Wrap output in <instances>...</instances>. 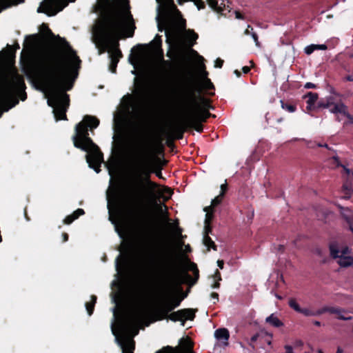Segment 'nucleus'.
I'll list each match as a JSON object with an SVG mask.
<instances>
[{
    "label": "nucleus",
    "instance_id": "nucleus-47",
    "mask_svg": "<svg viewBox=\"0 0 353 353\" xmlns=\"http://www.w3.org/2000/svg\"><path fill=\"white\" fill-rule=\"evenodd\" d=\"M156 174H157V175L158 176H159V177L161 176V175H160V173H159V172H157Z\"/></svg>",
    "mask_w": 353,
    "mask_h": 353
},
{
    "label": "nucleus",
    "instance_id": "nucleus-13",
    "mask_svg": "<svg viewBox=\"0 0 353 353\" xmlns=\"http://www.w3.org/2000/svg\"><path fill=\"white\" fill-rule=\"evenodd\" d=\"M123 353H132L134 343L131 339H128L120 343Z\"/></svg>",
    "mask_w": 353,
    "mask_h": 353
},
{
    "label": "nucleus",
    "instance_id": "nucleus-38",
    "mask_svg": "<svg viewBox=\"0 0 353 353\" xmlns=\"http://www.w3.org/2000/svg\"><path fill=\"white\" fill-rule=\"evenodd\" d=\"M223 264H224V263H223V261H221V260H219V261H217V265H218V266L219 267V268H220V269H223Z\"/></svg>",
    "mask_w": 353,
    "mask_h": 353
},
{
    "label": "nucleus",
    "instance_id": "nucleus-43",
    "mask_svg": "<svg viewBox=\"0 0 353 353\" xmlns=\"http://www.w3.org/2000/svg\"><path fill=\"white\" fill-rule=\"evenodd\" d=\"M17 81L19 83V86H21V79H18Z\"/></svg>",
    "mask_w": 353,
    "mask_h": 353
},
{
    "label": "nucleus",
    "instance_id": "nucleus-41",
    "mask_svg": "<svg viewBox=\"0 0 353 353\" xmlns=\"http://www.w3.org/2000/svg\"><path fill=\"white\" fill-rule=\"evenodd\" d=\"M348 120L350 123L353 124V116L350 114V117Z\"/></svg>",
    "mask_w": 353,
    "mask_h": 353
},
{
    "label": "nucleus",
    "instance_id": "nucleus-46",
    "mask_svg": "<svg viewBox=\"0 0 353 353\" xmlns=\"http://www.w3.org/2000/svg\"><path fill=\"white\" fill-rule=\"evenodd\" d=\"M347 80L348 81H353V78L349 77H347Z\"/></svg>",
    "mask_w": 353,
    "mask_h": 353
},
{
    "label": "nucleus",
    "instance_id": "nucleus-15",
    "mask_svg": "<svg viewBox=\"0 0 353 353\" xmlns=\"http://www.w3.org/2000/svg\"><path fill=\"white\" fill-rule=\"evenodd\" d=\"M342 176L348 181H353V171L347 165L342 166Z\"/></svg>",
    "mask_w": 353,
    "mask_h": 353
},
{
    "label": "nucleus",
    "instance_id": "nucleus-31",
    "mask_svg": "<svg viewBox=\"0 0 353 353\" xmlns=\"http://www.w3.org/2000/svg\"><path fill=\"white\" fill-rule=\"evenodd\" d=\"M285 353H296L291 345H286L284 346Z\"/></svg>",
    "mask_w": 353,
    "mask_h": 353
},
{
    "label": "nucleus",
    "instance_id": "nucleus-39",
    "mask_svg": "<svg viewBox=\"0 0 353 353\" xmlns=\"http://www.w3.org/2000/svg\"><path fill=\"white\" fill-rule=\"evenodd\" d=\"M202 61H203V58L200 56H196V62L199 65V64H201L202 63Z\"/></svg>",
    "mask_w": 353,
    "mask_h": 353
},
{
    "label": "nucleus",
    "instance_id": "nucleus-1",
    "mask_svg": "<svg viewBox=\"0 0 353 353\" xmlns=\"http://www.w3.org/2000/svg\"><path fill=\"white\" fill-rule=\"evenodd\" d=\"M79 64V59L69 49L61 59L47 68L40 79L39 88L48 99V105L53 108L57 120L65 119L68 96L65 91L72 88Z\"/></svg>",
    "mask_w": 353,
    "mask_h": 353
},
{
    "label": "nucleus",
    "instance_id": "nucleus-24",
    "mask_svg": "<svg viewBox=\"0 0 353 353\" xmlns=\"http://www.w3.org/2000/svg\"><path fill=\"white\" fill-rule=\"evenodd\" d=\"M185 39L192 45L193 42L197 39V35L192 30H188L185 32Z\"/></svg>",
    "mask_w": 353,
    "mask_h": 353
},
{
    "label": "nucleus",
    "instance_id": "nucleus-20",
    "mask_svg": "<svg viewBox=\"0 0 353 353\" xmlns=\"http://www.w3.org/2000/svg\"><path fill=\"white\" fill-rule=\"evenodd\" d=\"M250 28V26H248L247 28L244 31V34L245 35H250L254 41L255 46L257 48H260L261 45L258 40V37H257L256 34L253 31L252 28H251V31H250V30H249Z\"/></svg>",
    "mask_w": 353,
    "mask_h": 353
},
{
    "label": "nucleus",
    "instance_id": "nucleus-16",
    "mask_svg": "<svg viewBox=\"0 0 353 353\" xmlns=\"http://www.w3.org/2000/svg\"><path fill=\"white\" fill-rule=\"evenodd\" d=\"M154 210L162 219H165L167 216V208L164 204H155Z\"/></svg>",
    "mask_w": 353,
    "mask_h": 353
},
{
    "label": "nucleus",
    "instance_id": "nucleus-28",
    "mask_svg": "<svg viewBox=\"0 0 353 353\" xmlns=\"http://www.w3.org/2000/svg\"><path fill=\"white\" fill-rule=\"evenodd\" d=\"M281 107L283 109L288 110L290 112H294L295 111V108L294 106H292L291 105H285L283 103L282 101H281Z\"/></svg>",
    "mask_w": 353,
    "mask_h": 353
},
{
    "label": "nucleus",
    "instance_id": "nucleus-26",
    "mask_svg": "<svg viewBox=\"0 0 353 353\" xmlns=\"http://www.w3.org/2000/svg\"><path fill=\"white\" fill-rule=\"evenodd\" d=\"M203 243L208 249L212 248L214 245L213 241L208 236L203 238Z\"/></svg>",
    "mask_w": 353,
    "mask_h": 353
},
{
    "label": "nucleus",
    "instance_id": "nucleus-40",
    "mask_svg": "<svg viewBox=\"0 0 353 353\" xmlns=\"http://www.w3.org/2000/svg\"><path fill=\"white\" fill-rule=\"evenodd\" d=\"M249 70H250V69H249V68H248V67H243V72H244V73H247V72H248Z\"/></svg>",
    "mask_w": 353,
    "mask_h": 353
},
{
    "label": "nucleus",
    "instance_id": "nucleus-19",
    "mask_svg": "<svg viewBox=\"0 0 353 353\" xmlns=\"http://www.w3.org/2000/svg\"><path fill=\"white\" fill-rule=\"evenodd\" d=\"M159 196L164 200H168L172 195V190L168 188H161L157 192Z\"/></svg>",
    "mask_w": 353,
    "mask_h": 353
},
{
    "label": "nucleus",
    "instance_id": "nucleus-6",
    "mask_svg": "<svg viewBox=\"0 0 353 353\" xmlns=\"http://www.w3.org/2000/svg\"><path fill=\"white\" fill-rule=\"evenodd\" d=\"M163 353H194L192 352V343L188 337L180 340L177 347L174 349L169 348Z\"/></svg>",
    "mask_w": 353,
    "mask_h": 353
},
{
    "label": "nucleus",
    "instance_id": "nucleus-27",
    "mask_svg": "<svg viewBox=\"0 0 353 353\" xmlns=\"http://www.w3.org/2000/svg\"><path fill=\"white\" fill-rule=\"evenodd\" d=\"M12 97H13V94L10 93V92H9L8 94H3L0 99L1 103H3L5 101L11 99Z\"/></svg>",
    "mask_w": 353,
    "mask_h": 353
},
{
    "label": "nucleus",
    "instance_id": "nucleus-10",
    "mask_svg": "<svg viewBox=\"0 0 353 353\" xmlns=\"http://www.w3.org/2000/svg\"><path fill=\"white\" fill-rule=\"evenodd\" d=\"M214 337L220 343L227 345L229 339V332L225 328L217 330L214 332Z\"/></svg>",
    "mask_w": 353,
    "mask_h": 353
},
{
    "label": "nucleus",
    "instance_id": "nucleus-14",
    "mask_svg": "<svg viewBox=\"0 0 353 353\" xmlns=\"http://www.w3.org/2000/svg\"><path fill=\"white\" fill-rule=\"evenodd\" d=\"M265 321L276 327H281L283 325V323L274 314H272L268 317H267L265 319Z\"/></svg>",
    "mask_w": 353,
    "mask_h": 353
},
{
    "label": "nucleus",
    "instance_id": "nucleus-21",
    "mask_svg": "<svg viewBox=\"0 0 353 353\" xmlns=\"http://www.w3.org/2000/svg\"><path fill=\"white\" fill-rule=\"evenodd\" d=\"M307 96L308 97V99L307 101V109L312 110L314 108V103L318 99V94L310 92V93H308V94Z\"/></svg>",
    "mask_w": 353,
    "mask_h": 353
},
{
    "label": "nucleus",
    "instance_id": "nucleus-12",
    "mask_svg": "<svg viewBox=\"0 0 353 353\" xmlns=\"http://www.w3.org/2000/svg\"><path fill=\"white\" fill-rule=\"evenodd\" d=\"M327 46L325 44H310L304 48V52L309 55L315 50H325Z\"/></svg>",
    "mask_w": 353,
    "mask_h": 353
},
{
    "label": "nucleus",
    "instance_id": "nucleus-29",
    "mask_svg": "<svg viewBox=\"0 0 353 353\" xmlns=\"http://www.w3.org/2000/svg\"><path fill=\"white\" fill-rule=\"evenodd\" d=\"M332 159H333V161H334V163L336 164V166L337 168H342V166H344V165H343V164L341 163V161H340L339 158V157H338V156H334V157H332Z\"/></svg>",
    "mask_w": 353,
    "mask_h": 353
},
{
    "label": "nucleus",
    "instance_id": "nucleus-3",
    "mask_svg": "<svg viewBox=\"0 0 353 353\" xmlns=\"http://www.w3.org/2000/svg\"><path fill=\"white\" fill-rule=\"evenodd\" d=\"M159 3L157 21L158 28L160 31L165 30L168 37L169 30L166 24L167 17H169L176 24L178 28L182 29L185 27V21L182 19L181 13L174 5L173 0H156ZM186 1H192L198 10L204 8V3L201 0H177L179 4H183Z\"/></svg>",
    "mask_w": 353,
    "mask_h": 353
},
{
    "label": "nucleus",
    "instance_id": "nucleus-2",
    "mask_svg": "<svg viewBox=\"0 0 353 353\" xmlns=\"http://www.w3.org/2000/svg\"><path fill=\"white\" fill-rule=\"evenodd\" d=\"M132 20L127 0H111L108 16L101 18L94 28L95 40L104 47L108 42L114 43L125 36Z\"/></svg>",
    "mask_w": 353,
    "mask_h": 353
},
{
    "label": "nucleus",
    "instance_id": "nucleus-36",
    "mask_svg": "<svg viewBox=\"0 0 353 353\" xmlns=\"http://www.w3.org/2000/svg\"><path fill=\"white\" fill-rule=\"evenodd\" d=\"M270 293L279 300L282 299L281 296L275 293L273 290H270Z\"/></svg>",
    "mask_w": 353,
    "mask_h": 353
},
{
    "label": "nucleus",
    "instance_id": "nucleus-8",
    "mask_svg": "<svg viewBox=\"0 0 353 353\" xmlns=\"http://www.w3.org/2000/svg\"><path fill=\"white\" fill-rule=\"evenodd\" d=\"M272 334L265 332L257 333L252 337V341L257 342L259 346L261 348L265 347V344L270 345L272 343Z\"/></svg>",
    "mask_w": 353,
    "mask_h": 353
},
{
    "label": "nucleus",
    "instance_id": "nucleus-48",
    "mask_svg": "<svg viewBox=\"0 0 353 353\" xmlns=\"http://www.w3.org/2000/svg\"><path fill=\"white\" fill-rule=\"evenodd\" d=\"M318 353H323L321 350H319Z\"/></svg>",
    "mask_w": 353,
    "mask_h": 353
},
{
    "label": "nucleus",
    "instance_id": "nucleus-35",
    "mask_svg": "<svg viewBox=\"0 0 353 353\" xmlns=\"http://www.w3.org/2000/svg\"><path fill=\"white\" fill-rule=\"evenodd\" d=\"M86 309L88 312V314L90 315L92 312V309H93V305H88L86 306Z\"/></svg>",
    "mask_w": 353,
    "mask_h": 353
},
{
    "label": "nucleus",
    "instance_id": "nucleus-37",
    "mask_svg": "<svg viewBox=\"0 0 353 353\" xmlns=\"http://www.w3.org/2000/svg\"><path fill=\"white\" fill-rule=\"evenodd\" d=\"M305 88H314V84H313L312 83H306L305 85Z\"/></svg>",
    "mask_w": 353,
    "mask_h": 353
},
{
    "label": "nucleus",
    "instance_id": "nucleus-18",
    "mask_svg": "<svg viewBox=\"0 0 353 353\" xmlns=\"http://www.w3.org/2000/svg\"><path fill=\"white\" fill-rule=\"evenodd\" d=\"M83 120L86 125L91 129L97 128L99 125V121L92 117H85Z\"/></svg>",
    "mask_w": 353,
    "mask_h": 353
},
{
    "label": "nucleus",
    "instance_id": "nucleus-34",
    "mask_svg": "<svg viewBox=\"0 0 353 353\" xmlns=\"http://www.w3.org/2000/svg\"><path fill=\"white\" fill-rule=\"evenodd\" d=\"M192 127L197 131V132H201L203 130L202 125L200 124H194L192 125Z\"/></svg>",
    "mask_w": 353,
    "mask_h": 353
},
{
    "label": "nucleus",
    "instance_id": "nucleus-7",
    "mask_svg": "<svg viewBox=\"0 0 353 353\" xmlns=\"http://www.w3.org/2000/svg\"><path fill=\"white\" fill-rule=\"evenodd\" d=\"M194 317V311L192 309H185L173 313L170 316L172 321H179L181 322V325L187 320H192Z\"/></svg>",
    "mask_w": 353,
    "mask_h": 353
},
{
    "label": "nucleus",
    "instance_id": "nucleus-44",
    "mask_svg": "<svg viewBox=\"0 0 353 353\" xmlns=\"http://www.w3.org/2000/svg\"><path fill=\"white\" fill-rule=\"evenodd\" d=\"M63 239L65 241L68 240V236L66 234H63Z\"/></svg>",
    "mask_w": 353,
    "mask_h": 353
},
{
    "label": "nucleus",
    "instance_id": "nucleus-22",
    "mask_svg": "<svg viewBox=\"0 0 353 353\" xmlns=\"http://www.w3.org/2000/svg\"><path fill=\"white\" fill-rule=\"evenodd\" d=\"M82 214H83V210L82 209H78L72 215L68 216L64 221L65 223L69 224Z\"/></svg>",
    "mask_w": 353,
    "mask_h": 353
},
{
    "label": "nucleus",
    "instance_id": "nucleus-30",
    "mask_svg": "<svg viewBox=\"0 0 353 353\" xmlns=\"http://www.w3.org/2000/svg\"><path fill=\"white\" fill-rule=\"evenodd\" d=\"M344 192L349 197L353 193V188L352 186H344Z\"/></svg>",
    "mask_w": 353,
    "mask_h": 353
},
{
    "label": "nucleus",
    "instance_id": "nucleus-17",
    "mask_svg": "<svg viewBox=\"0 0 353 353\" xmlns=\"http://www.w3.org/2000/svg\"><path fill=\"white\" fill-rule=\"evenodd\" d=\"M208 5L214 10H220L222 7L225 6L223 0H207Z\"/></svg>",
    "mask_w": 353,
    "mask_h": 353
},
{
    "label": "nucleus",
    "instance_id": "nucleus-42",
    "mask_svg": "<svg viewBox=\"0 0 353 353\" xmlns=\"http://www.w3.org/2000/svg\"><path fill=\"white\" fill-rule=\"evenodd\" d=\"M336 353H344V352L341 348L339 347L337 349Z\"/></svg>",
    "mask_w": 353,
    "mask_h": 353
},
{
    "label": "nucleus",
    "instance_id": "nucleus-32",
    "mask_svg": "<svg viewBox=\"0 0 353 353\" xmlns=\"http://www.w3.org/2000/svg\"><path fill=\"white\" fill-rule=\"evenodd\" d=\"M223 65V61L220 59H216L214 61L215 68H221Z\"/></svg>",
    "mask_w": 353,
    "mask_h": 353
},
{
    "label": "nucleus",
    "instance_id": "nucleus-4",
    "mask_svg": "<svg viewBox=\"0 0 353 353\" xmlns=\"http://www.w3.org/2000/svg\"><path fill=\"white\" fill-rule=\"evenodd\" d=\"M87 128L88 127L84 123L83 119L77 125L76 134L72 138L73 143L76 148H81L88 153L86 161L89 166L93 168L96 172H99V168L103 161V157L99 151L98 147L88 137Z\"/></svg>",
    "mask_w": 353,
    "mask_h": 353
},
{
    "label": "nucleus",
    "instance_id": "nucleus-23",
    "mask_svg": "<svg viewBox=\"0 0 353 353\" xmlns=\"http://www.w3.org/2000/svg\"><path fill=\"white\" fill-rule=\"evenodd\" d=\"M289 305L294 309L295 311L298 312H301L305 314H308L309 312L307 310H303L301 309L300 306L299 305L298 303L294 299H290L289 301Z\"/></svg>",
    "mask_w": 353,
    "mask_h": 353
},
{
    "label": "nucleus",
    "instance_id": "nucleus-45",
    "mask_svg": "<svg viewBox=\"0 0 353 353\" xmlns=\"http://www.w3.org/2000/svg\"><path fill=\"white\" fill-rule=\"evenodd\" d=\"M314 324L318 326L320 325V323L319 321H315Z\"/></svg>",
    "mask_w": 353,
    "mask_h": 353
},
{
    "label": "nucleus",
    "instance_id": "nucleus-25",
    "mask_svg": "<svg viewBox=\"0 0 353 353\" xmlns=\"http://www.w3.org/2000/svg\"><path fill=\"white\" fill-rule=\"evenodd\" d=\"M332 313H334L337 314V319H342V320H350L352 319L351 316L345 317L343 316V312L341 310L339 309H332L330 310Z\"/></svg>",
    "mask_w": 353,
    "mask_h": 353
},
{
    "label": "nucleus",
    "instance_id": "nucleus-5",
    "mask_svg": "<svg viewBox=\"0 0 353 353\" xmlns=\"http://www.w3.org/2000/svg\"><path fill=\"white\" fill-rule=\"evenodd\" d=\"M330 252L340 267L349 268L353 265V256L347 245L338 243H332L330 245Z\"/></svg>",
    "mask_w": 353,
    "mask_h": 353
},
{
    "label": "nucleus",
    "instance_id": "nucleus-33",
    "mask_svg": "<svg viewBox=\"0 0 353 353\" xmlns=\"http://www.w3.org/2000/svg\"><path fill=\"white\" fill-rule=\"evenodd\" d=\"M145 182H146V184L148 185V188L150 189H153L156 187V184L152 182L151 181H150L149 179H146Z\"/></svg>",
    "mask_w": 353,
    "mask_h": 353
},
{
    "label": "nucleus",
    "instance_id": "nucleus-11",
    "mask_svg": "<svg viewBox=\"0 0 353 353\" xmlns=\"http://www.w3.org/2000/svg\"><path fill=\"white\" fill-rule=\"evenodd\" d=\"M221 202V199L219 196H216L211 201V204L210 206H207L204 208V211L205 212V223H209L210 220L212 218V208L217 205Z\"/></svg>",
    "mask_w": 353,
    "mask_h": 353
},
{
    "label": "nucleus",
    "instance_id": "nucleus-9",
    "mask_svg": "<svg viewBox=\"0 0 353 353\" xmlns=\"http://www.w3.org/2000/svg\"><path fill=\"white\" fill-rule=\"evenodd\" d=\"M333 114H341L345 116L347 119L350 117V114L347 111V106L343 103H337L333 104V108L330 110Z\"/></svg>",
    "mask_w": 353,
    "mask_h": 353
}]
</instances>
